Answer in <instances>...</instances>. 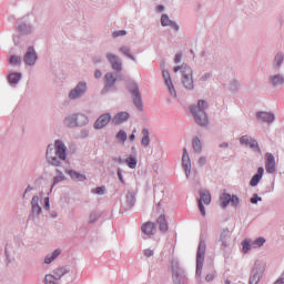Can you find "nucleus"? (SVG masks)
<instances>
[{
	"label": "nucleus",
	"mask_w": 284,
	"mask_h": 284,
	"mask_svg": "<svg viewBox=\"0 0 284 284\" xmlns=\"http://www.w3.org/2000/svg\"><path fill=\"white\" fill-rule=\"evenodd\" d=\"M258 281H261V275L253 273L250 277V284H258Z\"/></svg>",
	"instance_id": "37"
},
{
	"label": "nucleus",
	"mask_w": 284,
	"mask_h": 284,
	"mask_svg": "<svg viewBox=\"0 0 284 284\" xmlns=\"http://www.w3.org/2000/svg\"><path fill=\"white\" fill-rule=\"evenodd\" d=\"M58 281L59 280L52 274L45 276V284H59Z\"/></svg>",
	"instance_id": "34"
},
{
	"label": "nucleus",
	"mask_w": 284,
	"mask_h": 284,
	"mask_svg": "<svg viewBox=\"0 0 284 284\" xmlns=\"http://www.w3.org/2000/svg\"><path fill=\"white\" fill-rule=\"evenodd\" d=\"M205 108H207V102L204 100H199L197 105L191 106V114L195 119L197 125H207V114H205Z\"/></svg>",
	"instance_id": "2"
},
{
	"label": "nucleus",
	"mask_w": 284,
	"mask_h": 284,
	"mask_svg": "<svg viewBox=\"0 0 284 284\" xmlns=\"http://www.w3.org/2000/svg\"><path fill=\"white\" fill-rule=\"evenodd\" d=\"M205 281L207 283H211V281H214V274H207L206 277H205Z\"/></svg>",
	"instance_id": "50"
},
{
	"label": "nucleus",
	"mask_w": 284,
	"mask_h": 284,
	"mask_svg": "<svg viewBox=\"0 0 284 284\" xmlns=\"http://www.w3.org/2000/svg\"><path fill=\"white\" fill-rule=\"evenodd\" d=\"M264 173H265V169H263V166H260L257 169V173L251 179L250 185L252 187H256V185H258V183H261V180L263 179Z\"/></svg>",
	"instance_id": "17"
},
{
	"label": "nucleus",
	"mask_w": 284,
	"mask_h": 284,
	"mask_svg": "<svg viewBox=\"0 0 284 284\" xmlns=\"http://www.w3.org/2000/svg\"><path fill=\"white\" fill-rule=\"evenodd\" d=\"M24 62L27 65H34L37 62V53L34 52V48L30 47L28 52L24 55Z\"/></svg>",
	"instance_id": "16"
},
{
	"label": "nucleus",
	"mask_w": 284,
	"mask_h": 284,
	"mask_svg": "<svg viewBox=\"0 0 284 284\" xmlns=\"http://www.w3.org/2000/svg\"><path fill=\"white\" fill-rule=\"evenodd\" d=\"M265 168L268 174H274V172H276V160L272 153L265 154Z\"/></svg>",
	"instance_id": "11"
},
{
	"label": "nucleus",
	"mask_w": 284,
	"mask_h": 284,
	"mask_svg": "<svg viewBox=\"0 0 284 284\" xmlns=\"http://www.w3.org/2000/svg\"><path fill=\"white\" fill-rule=\"evenodd\" d=\"M156 10H158V12H163V10H165V8L160 4L156 7Z\"/></svg>",
	"instance_id": "57"
},
{
	"label": "nucleus",
	"mask_w": 284,
	"mask_h": 284,
	"mask_svg": "<svg viewBox=\"0 0 284 284\" xmlns=\"http://www.w3.org/2000/svg\"><path fill=\"white\" fill-rule=\"evenodd\" d=\"M161 26H163V27L171 26V28H173V30H179V24H176V22H173L172 20H170V17H168V14H163L161 17Z\"/></svg>",
	"instance_id": "22"
},
{
	"label": "nucleus",
	"mask_w": 284,
	"mask_h": 284,
	"mask_svg": "<svg viewBox=\"0 0 284 284\" xmlns=\"http://www.w3.org/2000/svg\"><path fill=\"white\" fill-rule=\"evenodd\" d=\"M265 244V239L263 237H257L253 243H252V247L256 248V247H262V245Z\"/></svg>",
	"instance_id": "35"
},
{
	"label": "nucleus",
	"mask_w": 284,
	"mask_h": 284,
	"mask_svg": "<svg viewBox=\"0 0 284 284\" xmlns=\"http://www.w3.org/2000/svg\"><path fill=\"white\" fill-rule=\"evenodd\" d=\"M221 148H227V143L221 144Z\"/></svg>",
	"instance_id": "60"
},
{
	"label": "nucleus",
	"mask_w": 284,
	"mask_h": 284,
	"mask_svg": "<svg viewBox=\"0 0 284 284\" xmlns=\"http://www.w3.org/2000/svg\"><path fill=\"white\" fill-rule=\"evenodd\" d=\"M59 254H61V251H60V250H55V251L52 253L51 257L54 260V258H57V256H59Z\"/></svg>",
	"instance_id": "51"
},
{
	"label": "nucleus",
	"mask_w": 284,
	"mask_h": 284,
	"mask_svg": "<svg viewBox=\"0 0 284 284\" xmlns=\"http://www.w3.org/2000/svg\"><path fill=\"white\" fill-rule=\"evenodd\" d=\"M205 241L201 240L197 247V256H196V274L201 276V271L203 270V262L205 261Z\"/></svg>",
	"instance_id": "4"
},
{
	"label": "nucleus",
	"mask_w": 284,
	"mask_h": 284,
	"mask_svg": "<svg viewBox=\"0 0 284 284\" xmlns=\"http://www.w3.org/2000/svg\"><path fill=\"white\" fill-rule=\"evenodd\" d=\"M128 119H130V113L120 112L114 115V118L112 119V123H114V125H121V123H125Z\"/></svg>",
	"instance_id": "19"
},
{
	"label": "nucleus",
	"mask_w": 284,
	"mask_h": 284,
	"mask_svg": "<svg viewBox=\"0 0 284 284\" xmlns=\"http://www.w3.org/2000/svg\"><path fill=\"white\" fill-rule=\"evenodd\" d=\"M179 70L182 74V84L184 88H186V90H192L194 88L192 68L187 67L186 64H182L181 67H175L173 72H179Z\"/></svg>",
	"instance_id": "3"
},
{
	"label": "nucleus",
	"mask_w": 284,
	"mask_h": 284,
	"mask_svg": "<svg viewBox=\"0 0 284 284\" xmlns=\"http://www.w3.org/2000/svg\"><path fill=\"white\" fill-rule=\"evenodd\" d=\"M274 284H284V278L277 280Z\"/></svg>",
	"instance_id": "59"
},
{
	"label": "nucleus",
	"mask_w": 284,
	"mask_h": 284,
	"mask_svg": "<svg viewBox=\"0 0 284 284\" xmlns=\"http://www.w3.org/2000/svg\"><path fill=\"white\" fill-rule=\"evenodd\" d=\"M78 120H79V115L73 114L64 120V124L68 125V128H74V125L79 123L77 122Z\"/></svg>",
	"instance_id": "24"
},
{
	"label": "nucleus",
	"mask_w": 284,
	"mask_h": 284,
	"mask_svg": "<svg viewBox=\"0 0 284 284\" xmlns=\"http://www.w3.org/2000/svg\"><path fill=\"white\" fill-rule=\"evenodd\" d=\"M44 207L45 210H50V197L44 199Z\"/></svg>",
	"instance_id": "48"
},
{
	"label": "nucleus",
	"mask_w": 284,
	"mask_h": 284,
	"mask_svg": "<svg viewBox=\"0 0 284 284\" xmlns=\"http://www.w3.org/2000/svg\"><path fill=\"white\" fill-rule=\"evenodd\" d=\"M9 63H10L11 65H19V63H21V57L12 55V57L9 59Z\"/></svg>",
	"instance_id": "36"
},
{
	"label": "nucleus",
	"mask_w": 284,
	"mask_h": 284,
	"mask_svg": "<svg viewBox=\"0 0 284 284\" xmlns=\"http://www.w3.org/2000/svg\"><path fill=\"white\" fill-rule=\"evenodd\" d=\"M143 138L141 140V143L144 148H148L150 145V131L148 129L142 130Z\"/></svg>",
	"instance_id": "26"
},
{
	"label": "nucleus",
	"mask_w": 284,
	"mask_h": 284,
	"mask_svg": "<svg viewBox=\"0 0 284 284\" xmlns=\"http://www.w3.org/2000/svg\"><path fill=\"white\" fill-rule=\"evenodd\" d=\"M110 121H112V115H110V113L100 115L94 123L95 130H102V128H105Z\"/></svg>",
	"instance_id": "12"
},
{
	"label": "nucleus",
	"mask_w": 284,
	"mask_h": 284,
	"mask_svg": "<svg viewBox=\"0 0 284 284\" xmlns=\"http://www.w3.org/2000/svg\"><path fill=\"white\" fill-rule=\"evenodd\" d=\"M182 165H183V169L185 170L186 176H190V172H192V162L190 161L187 149H183Z\"/></svg>",
	"instance_id": "14"
},
{
	"label": "nucleus",
	"mask_w": 284,
	"mask_h": 284,
	"mask_svg": "<svg viewBox=\"0 0 284 284\" xmlns=\"http://www.w3.org/2000/svg\"><path fill=\"white\" fill-rule=\"evenodd\" d=\"M19 81H21V73L9 74V83H11L12 85H17Z\"/></svg>",
	"instance_id": "28"
},
{
	"label": "nucleus",
	"mask_w": 284,
	"mask_h": 284,
	"mask_svg": "<svg viewBox=\"0 0 284 284\" xmlns=\"http://www.w3.org/2000/svg\"><path fill=\"white\" fill-rule=\"evenodd\" d=\"M270 81H271L272 85H283L284 78H283V75L277 74V75L271 77Z\"/></svg>",
	"instance_id": "27"
},
{
	"label": "nucleus",
	"mask_w": 284,
	"mask_h": 284,
	"mask_svg": "<svg viewBox=\"0 0 284 284\" xmlns=\"http://www.w3.org/2000/svg\"><path fill=\"white\" fill-rule=\"evenodd\" d=\"M125 163L126 165L131 169V170H135L136 169V158L134 156H129L125 159Z\"/></svg>",
	"instance_id": "30"
},
{
	"label": "nucleus",
	"mask_w": 284,
	"mask_h": 284,
	"mask_svg": "<svg viewBox=\"0 0 284 284\" xmlns=\"http://www.w3.org/2000/svg\"><path fill=\"white\" fill-rule=\"evenodd\" d=\"M31 205H32V207L39 205V196L32 197Z\"/></svg>",
	"instance_id": "46"
},
{
	"label": "nucleus",
	"mask_w": 284,
	"mask_h": 284,
	"mask_svg": "<svg viewBox=\"0 0 284 284\" xmlns=\"http://www.w3.org/2000/svg\"><path fill=\"white\" fill-rule=\"evenodd\" d=\"M193 150L201 152V140H199V138L193 139Z\"/></svg>",
	"instance_id": "38"
},
{
	"label": "nucleus",
	"mask_w": 284,
	"mask_h": 284,
	"mask_svg": "<svg viewBox=\"0 0 284 284\" xmlns=\"http://www.w3.org/2000/svg\"><path fill=\"white\" fill-rule=\"evenodd\" d=\"M94 77H95V79H101V77H102L101 71H95Z\"/></svg>",
	"instance_id": "55"
},
{
	"label": "nucleus",
	"mask_w": 284,
	"mask_h": 284,
	"mask_svg": "<svg viewBox=\"0 0 284 284\" xmlns=\"http://www.w3.org/2000/svg\"><path fill=\"white\" fill-rule=\"evenodd\" d=\"M283 59H284L283 53L276 54L274 63L277 65V68H278V65H281V63H283Z\"/></svg>",
	"instance_id": "40"
},
{
	"label": "nucleus",
	"mask_w": 284,
	"mask_h": 284,
	"mask_svg": "<svg viewBox=\"0 0 284 284\" xmlns=\"http://www.w3.org/2000/svg\"><path fill=\"white\" fill-rule=\"evenodd\" d=\"M94 221H97V216L90 215L89 222H90V223H94Z\"/></svg>",
	"instance_id": "56"
},
{
	"label": "nucleus",
	"mask_w": 284,
	"mask_h": 284,
	"mask_svg": "<svg viewBox=\"0 0 284 284\" xmlns=\"http://www.w3.org/2000/svg\"><path fill=\"white\" fill-rule=\"evenodd\" d=\"M222 245H223L224 247H227V243H225V242H223Z\"/></svg>",
	"instance_id": "61"
},
{
	"label": "nucleus",
	"mask_w": 284,
	"mask_h": 284,
	"mask_svg": "<svg viewBox=\"0 0 284 284\" xmlns=\"http://www.w3.org/2000/svg\"><path fill=\"white\" fill-rule=\"evenodd\" d=\"M120 51H122V53L125 54V57H129V59H132V61H134V55L130 54V48L122 47L120 48Z\"/></svg>",
	"instance_id": "39"
},
{
	"label": "nucleus",
	"mask_w": 284,
	"mask_h": 284,
	"mask_svg": "<svg viewBox=\"0 0 284 284\" xmlns=\"http://www.w3.org/2000/svg\"><path fill=\"white\" fill-rule=\"evenodd\" d=\"M85 92V83H79L77 85V88H74L70 94L69 98L70 99H79V97H81V94H83Z\"/></svg>",
	"instance_id": "18"
},
{
	"label": "nucleus",
	"mask_w": 284,
	"mask_h": 284,
	"mask_svg": "<svg viewBox=\"0 0 284 284\" xmlns=\"http://www.w3.org/2000/svg\"><path fill=\"white\" fill-rule=\"evenodd\" d=\"M225 284H230V280H226V281H225Z\"/></svg>",
	"instance_id": "62"
},
{
	"label": "nucleus",
	"mask_w": 284,
	"mask_h": 284,
	"mask_svg": "<svg viewBox=\"0 0 284 284\" xmlns=\"http://www.w3.org/2000/svg\"><path fill=\"white\" fill-rule=\"evenodd\" d=\"M93 192H94V194H104L105 193V187L98 186Z\"/></svg>",
	"instance_id": "42"
},
{
	"label": "nucleus",
	"mask_w": 284,
	"mask_h": 284,
	"mask_svg": "<svg viewBox=\"0 0 284 284\" xmlns=\"http://www.w3.org/2000/svg\"><path fill=\"white\" fill-rule=\"evenodd\" d=\"M199 163L200 165H205V158H200Z\"/></svg>",
	"instance_id": "58"
},
{
	"label": "nucleus",
	"mask_w": 284,
	"mask_h": 284,
	"mask_svg": "<svg viewBox=\"0 0 284 284\" xmlns=\"http://www.w3.org/2000/svg\"><path fill=\"white\" fill-rule=\"evenodd\" d=\"M181 58H182V55L180 53H178L174 59L175 63H181Z\"/></svg>",
	"instance_id": "53"
},
{
	"label": "nucleus",
	"mask_w": 284,
	"mask_h": 284,
	"mask_svg": "<svg viewBox=\"0 0 284 284\" xmlns=\"http://www.w3.org/2000/svg\"><path fill=\"white\" fill-rule=\"evenodd\" d=\"M53 276H55L59 280L63 278V276H65V274H68V270L65 267H60V268H57L54 272H53Z\"/></svg>",
	"instance_id": "29"
},
{
	"label": "nucleus",
	"mask_w": 284,
	"mask_h": 284,
	"mask_svg": "<svg viewBox=\"0 0 284 284\" xmlns=\"http://www.w3.org/2000/svg\"><path fill=\"white\" fill-rule=\"evenodd\" d=\"M240 143L242 145H246V148H251V150H253V152H258V154H261V148L258 146V142L256 140H254L253 138H251L248 135H244V136L240 138Z\"/></svg>",
	"instance_id": "8"
},
{
	"label": "nucleus",
	"mask_w": 284,
	"mask_h": 284,
	"mask_svg": "<svg viewBox=\"0 0 284 284\" xmlns=\"http://www.w3.org/2000/svg\"><path fill=\"white\" fill-rule=\"evenodd\" d=\"M68 174H69V176H71V179L73 181H85V175H83L77 171H72V170L68 171Z\"/></svg>",
	"instance_id": "25"
},
{
	"label": "nucleus",
	"mask_w": 284,
	"mask_h": 284,
	"mask_svg": "<svg viewBox=\"0 0 284 284\" xmlns=\"http://www.w3.org/2000/svg\"><path fill=\"white\" fill-rule=\"evenodd\" d=\"M240 143L242 145H246V148H251V150H253V152H258V154H261V148L258 146V142L256 140H254L253 138H251L248 135H244V136L240 138Z\"/></svg>",
	"instance_id": "7"
},
{
	"label": "nucleus",
	"mask_w": 284,
	"mask_h": 284,
	"mask_svg": "<svg viewBox=\"0 0 284 284\" xmlns=\"http://www.w3.org/2000/svg\"><path fill=\"white\" fill-rule=\"evenodd\" d=\"M144 255L150 258V256H154V251L153 250H150V248H146L144 250Z\"/></svg>",
	"instance_id": "44"
},
{
	"label": "nucleus",
	"mask_w": 284,
	"mask_h": 284,
	"mask_svg": "<svg viewBox=\"0 0 284 284\" xmlns=\"http://www.w3.org/2000/svg\"><path fill=\"white\" fill-rule=\"evenodd\" d=\"M118 178L120 180V183H125V181L123 180V175L121 174V170L118 171Z\"/></svg>",
	"instance_id": "52"
},
{
	"label": "nucleus",
	"mask_w": 284,
	"mask_h": 284,
	"mask_svg": "<svg viewBox=\"0 0 284 284\" xmlns=\"http://www.w3.org/2000/svg\"><path fill=\"white\" fill-rule=\"evenodd\" d=\"M116 139L118 141H122V143H125V141H128V133H125V131L120 130L116 134Z\"/></svg>",
	"instance_id": "33"
},
{
	"label": "nucleus",
	"mask_w": 284,
	"mask_h": 284,
	"mask_svg": "<svg viewBox=\"0 0 284 284\" xmlns=\"http://www.w3.org/2000/svg\"><path fill=\"white\" fill-rule=\"evenodd\" d=\"M65 144L61 142V140L55 141L54 148H52V144H49L47 149L48 163L59 168V165H61V161H65Z\"/></svg>",
	"instance_id": "1"
},
{
	"label": "nucleus",
	"mask_w": 284,
	"mask_h": 284,
	"mask_svg": "<svg viewBox=\"0 0 284 284\" xmlns=\"http://www.w3.org/2000/svg\"><path fill=\"white\" fill-rule=\"evenodd\" d=\"M258 201H263V199L258 197L257 194H254V195L251 197V203H253V204L258 203Z\"/></svg>",
	"instance_id": "43"
},
{
	"label": "nucleus",
	"mask_w": 284,
	"mask_h": 284,
	"mask_svg": "<svg viewBox=\"0 0 284 284\" xmlns=\"http://www.w3.org/2000/svg\"><path fill=\"white\" fill-rule=\"evenodd\" d=\"M52 261H54V257H52V255H47L44 258V263H47V264L52 263Z\"/></svg>",
	"instance_id": "47"
},
{
	"label": "nucleus",
	"mask_w": 284,
	"mask_h": 284,
	"mask_svg": "<svg viewBox=\"0 0 284 284\" xmlns=\"http://www.w3.org/2000/svg\"><path fill=\"white\" fill-rule=\"evenodd\" d=\"M155 231H156V227L154 225V222H146L145 224L142 225V232L148 236H151V234H154Z\"/></svg>",
	"instance_id": "21"
},
{
	"label": "nucleus",
	"mask_w": 284,
	"mask_h": 284,
	"mask_svg": "<svg viewBox=\"0 0 284 284\" xmlns=\"http://www.w3.org/2000/svg\"><path fill=\"white\" fill-rule=\"evenodd\" d=\"M256 116L260 121H263L264 123H272L274 121V114L272 113L257 112Z\"/></svg>",
	"instance_id": "20"
},
{
	"label": "nucleus",
	"mask_w": 284,
	"mask_h": 284,
	"mask_svg": "<svg viewBox=\"0 0 284 284\" xmlns=\"http://www.w3.org/2000/svg\"><path fill=\"white\" fill-rule=\"evenodd\" d=\"M130 92L133 97V103L136 106L138 110H141L143 108V101L141 99V91H139V87L136 84H133L130 88Z\"/></svg>",
	"instance_id": "10"
},
{
	"label": "nucleus",
	"mask_w": 284,
	"mask_h": 284,
	"mask_svg": "<svg viewBox=\"0 0 284 284\" xmlns=\"http://www.w3.org/2000/svg\"><path fill=\"white\" fill-rule=\"evenodd\" d=\"M156 223L160 227V232H168V220H165V215H160Z\"/></svg>",
	"instance_id": "23"
},
{
	"label": "nucleus",
	"mask_w": 284,
	"mask_h": 284,
	"mask_svg": "<svg viewBox=\"0 0 284 284\" xmlns=\"http://www.w3.org/2000/svg\"><path fill=\"white\" fill-rule=\"evenodd\" d=\"M162 77L165 81L166 88H169V92L172 97H176V90L174 89V84L172 83V78L170 77V72L163 71Z\"/></svg>",
	"instance_id": "15"
},
{
	"label": "nucleus",
	"mask_w": 284,
	"mask_h": 284,
	"mask_svg": "<svg viewBox=\"0 0 284 284\" xmlns=\"http://www.w3.org/2000/svg\"><path fill=\"white\" fill-rule=\"evenodd\" d=\"M252 247H254V246H252V244L250 243V240H244L242 242V250H243L244 254H247L248 251L252 250Z\"/></svg>",
	"instance_id": "32"
},
{
	"label": "nucleus",
	"mask_w": 284,
	"mask_h": 284,
	"mask_svg": "<svg viewBox=\"0 0 284 284\" xmlns=\"http://www.w3.org/2000/svg\"><path fill=\"white\" fill-rule=\"evenodd\" d=\"M128 34V32L125 30H120V31H114L113 32V37H125Z\"/></svg>",
	"instance_id": "41"
},
{
	"label": "nucleus",
	"mask_w": 284,
	"mask_h": 284,
	"mask_svg": "<svg viewBox=\"0 0 284 284\" xmlns=\"http://www.w3.org/2000/svg\"><path fill=\"white\" fill-rule=\"evenodd\" d=\"M240 143L242 145H246V148H251V150H253V152H258V154H261V148L258 146V142L256 140H254L253 138H251L248 135H244V136L240 138Z\"/></svg>",
	"instance_id": "6"
},
{
	"label": "nucleus",
	"mask_w": 284,
	"mask_h": 284,
	"mask_svg": "<svg viewBox=\"0 0 284 284\" xmlns=\"http://www.w3.org/2000/svg\"><path fill=\"white\" fill-rule=\"evenodd\" d=\"M104 79H105V83L109 88L112 87L114 83H116V79L114 78V74H112V73H106Z\"/></svg>",
	"instance_id": "31"
},
{
	"label": "nucleus",
	"mask_w": 284,
	"mask_h": 284,
	"mask_svg": "<svg viewBox=\"0 0 284 284\" xmlns=\"http://www.w3.org/2000/svg\"><path fill=\"white\" fill-rule=\"evenodd\" d=\"M203 203L204 205H210V203H212V195L210 194V191H200L199 210L202 216H205V206L203 205Z\"/></svg>",
	"instance_id": "5"
},
{
	"label": "nucleus",
	"mask_w": 284,
	"mask_h": 284,
	"mask_svg": "<svg viewBox=\"0 0 284 284\" xmlns=\"http://www.w3.org/2000/svg\"><path fill=\"white\" fill-rule=\"evenodd\" d=\"M135 132H136V129H134L133 133L129 136V141H134V139H136V136L134 135Z\"/></svg>",
	"instance_id": "54"
},
{
	"label": "nucleus",
	"mask_w": 284,
	"mask_h": 284,
	"mask_svg": "<svg viewBox=\"0 0 284 284\" xmlns=\"http://www.w3.org/2000/svg\"><path fill=\"white\" fill-rule=\"evenodd\" d=\"M106 59H108L109 63H111V67L113 70H115L116 72H121L122 64H121V60H119V57H116V54L109 53V54H106Z\"/></svg>",
	"instance_id": "13"
},
{
	"label": "nucleus",
	"mask_w": 284,
	"mask_h": 284,
	"mask_svg": "<svg viewBox=\"0 0 284 284\" xmlns=\"http://www.w3.org/2000/svg\"><path fill=\"white\" fill-rule=\"evenodd\" d=\"M63 174L55 176L53 180V185H57V183H61V181H63Z\"/></svg>",
	"instance_id": "45"
},
{
	"label": "nucleus",
	"mask_w": 284,
	"mask_h": 284,
	"mask_svg": "<svg viewBox=\"0 0 284 284\" xmlns=\"http://www.w3.org/2000/svg\"><path fill=\"white\" fill-rule=\"evenodd\" d=\"M32 210L34 214H39L41 212V206L39 205L32 206Z\"/></svg>",
	"instance_id": "49"
},
{
	"label": "nucleus",
	"mask_w": 284,
	"mask_h": 284,
	"mask_svg": "<svg viewBox=\"0 0 284 284\" xmlns=\"http://www.w3.org/2000/svg\"><path fill=\"white\" fill-rule=\"evenodd\" d=\"M220 203H221L222 207H227V205L230 203H231V205H234L236 207V206H239V203H241V201L239 200V196H236V195H230L227 193H224L220 197Z\"/></svg>",
	"instance_id": "9"
}]
</instances>
